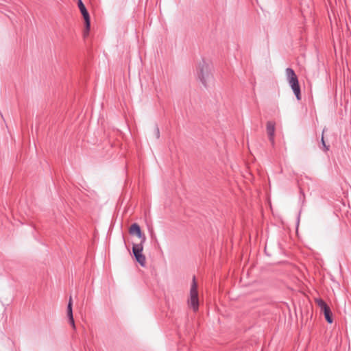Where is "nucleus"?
<instances>
[{"label":"nucleus","instance_id":"f257e3e1","mask_svg":"<svg viewBox=\"0 0 351 351\" xmlns=\"http://www.w3.org/2000/svg\"><path fill=\"white\" fill-rule=\"evenodd\" d=\"M197 74L199 80L205 87L208 85L213 79L211 66L204 58L199 62L197 66Z\"/></svg>","mask_w":351,"mask_h":351},{"label":"nucleus","instance_id":"f03ea898","mask_svg":"<svg viewBox=\"0 0 351 351\" xmlns=\"http://www.w3.org/2000/svg\"><path fill=\"white\" fill-rule=\"evenodd\" d=\"M287 80L291 87L298 100L301 99L300 87L298 82V77L295 71L291 68L286 69Z\"/></svg>","mask_w":351,"mask_h":351},{"label":"nucleus","instance_id":"7ed1b4c3","mask_svg":"<svg viewBox=\"0 0 351 351\" xmlns=\"http://www.w3.org/2000/svg\"><path fill=\"white\" fill-rule=\"evenodd\" d=\"M189 305L196 312L199 309V299H198V291L197 285L195 281V278L193 277V282L190 289V298L188 300Z\"/></svg>","mask_w":351,"mask_h":351},{"label":"nucleus","instance_id":"20e7f679","mask_svg":"<svg viewBox=\"0 0 351 351\" xmlns=\"http://www.w3.org/2000/svg\"><path fill=\"white\" fill-rule=\"evenodd\" d=\"M143 244L141 241L139 243H134L132 246V253L135 258V260L143 267L145 265L146 258L143 254Z\"/></svg>","mask_w":351,"mask_h":351},{"label":"nucleus","instance_id":"39448f33","mask_svg":"<svg viewBox=\"0 0 351 351\" xmlns=\"http://www.w3.org/2000/svg\"><path fill=\"white\" fill-rule=\"evenodd\" d=\"M77 5L85 21L84 36H86L88 34L90 27V15L82 0L77 1Z\"/></svg>","mask_w":351,"mask_h":351},{"label":"nucleus","instance_id":"423d86ee","mask_svg":"<svg viewBox=\"0 0 351 351\" xmlns=\"http://www.w3.org/2000/svg\"><path fill=\"white\" fill-rule=\"evenodd\" d=\"M129 232L130 234L132 235H136L140 239L142 243H145L146 241V237L145 235L142 232L140 226L134 223L131 225Z\"/></svg>","mask_w":351,"mask_h":351},{"label":"nucleus","instance_id":"0eeeda50","mask_svg":"<svg viewBox=\"0 0 351 351\" xmlns=\"http://www.w3.org/2000/svg\"><path fill=\"white\" fill-rule=\"evenodd\" d=\"M267 133L269 136V140L271 143L274 145V134H275V124L271 121L267 123Z\"/></svg>","mask_w":351,"mask_h":351},{"label":"nucleus","instance_id":"6e6552de","mask_svg":"<svg viewBox=\"0 0 351 351\" xmlns=\"http://www.w3.org/2000/svg\"><path fill=\"white\" fill-rule=\"evenodd\" d=\"M73 303H72V298L70 297L69 301L67 304V316L69 320V323L73 326V327L75 328V322L73 319Z\"/></svg>","mask_w":351,"mask_h":351},{"label":"nucleus","instance_id":"1a4fd4ad","mask_svg":"<svg viewBox=\"0 0 351 351\" xmlns=\"http://www.w3.org/2000/svg\"><path fill=\"white\" fill-rule=\"evenodd\" d=\"M322 312L324 314L325 319L328 323L331 324L333 322L332 312L329 306L324 309Z\"/></svg>","mask_w":351,"mask_h":351},{"label":"nucleus","instance_id":"9d476101","mask_svg":"<svg viewBox=\"0 0 351 351\" xmlns=\"http://www.w3.org/2000/svg\"><path fill=\"white\" fill-rule=\"evenodd\" d=\"M316 303L320 308L321 311H322L324 309L328 306V304L322 299H317Z\"/></svg>","mask_w":351,"mask_h":351},{"label":"nucleus","instance_id":"9b49d317","mask_svg":"<svg viewBox=\"0 0 351 351\" xmlns=\"http://www.w3.org/2000/svg\"><path fill=\"white\" fill-rule=\"evenodd\" d=\"M154 133H155L156 138H159V137H160V131H159V128L157 126L155 127Z\"/></svg>","mask_w":351,"mask_h":351},{"label":"nucleus","instance_id":"f8f14e48","mask_svg":"<svg viewBox=\"0 0 351 351\" xmlns=\"http://www.w3.org/2000/svg\"><path fill=\"white\" fill-rule=\"evenodd\" d=\"M322 145L324 146L325 150H328V146H327L325 143V141H324V136L322 137Z\"/></svg>","mask_w":351,"mask_h":351}]
</instances>
